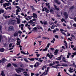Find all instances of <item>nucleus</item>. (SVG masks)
<instances>
[{"label":"nucleus","instance_id":"1","mask_svg":"<svg viewBox=\"0 0 76 76\" xmlns=\"http://www.w3.org/2000/svg\"><path fill=\"white\" fill-rule=\"evenodd\" d=\"M17 40V43L16 44V45H19V46L20 48V50H22V46L20 45V39L19 38H18Z\"/></svg>","mask_w":76,"mask_h":76},{"label":"nucleus","instance_id":"2","mask_svg":"<svg viewBox=\"0 0 76 76\" xmlns=\"http://www.w3.org/2000/svg\"><path fill=\"white\" fill-rule=\"evenodd\" d=\"M15 70L19 74V72H22V71H25V69L23 68L19 67L18 69H15Z\"/></svg>","mask_w":76,"mask_h":76},{"label":"nucleus","instance_id":"3","mask_svg":"<svg viewBox=\"0 0 76 76\" xmlns=\"http://www.w3.org/2000/svg\"><path fill=\"white\" fill-rule=\"evenodd\" d=\"M8 29L9 31H12L14 30V27L12 26H10L8 28Z\"/></svg>","mask_w":76,"mask_h":76},{"label":"nucleus","instance_id":"4","mask_svg":"<svg viewBox=\"0 0 76 76\" xmlns=\"http://www.w3.org/2000/svg\"><path fill=\"white\" fill-rule=\"evenodd\" d=\"M4 7H6V6H9L11 5V4L9 3H6L5 4H3Z\"/></svg>","mask_w":76,"mask_h":76},{"label":"nucleus","instance_id":"5","mask_svg":"<svg viewBox=\"0 0 76 76\" xmlns=\"http://www.w3.org/2000/svg\"><path fill=\"white\" fill-rule=\"evenodd\" d=\"M53 6L55 8V10H56L58 11V10H60V8L59 7H58L57 6L54 5Z\"/></svg>","mask_w":76,"mask_h":76},{"label":"nucleus","instance_id":"6","mask_svg":"<svg viewBox=\"0 0 76 76\" xmlns=\"http://www.w3.org/2000/svg\"><path fill=\"white\" fill-rule=\"evenodd\" d=\"M46 25H48V23H47V21H43V26L46 28L47 27Z\"/></svg>","mask_w":76,"mask_h":76},{"label":"nucleus","instance_id":"7","mask_svg":"<svg viewBox=\"0 0 76 76\" xmlns=\"http://www.w3.org/2000/svg\"><path fill=\"white\" fill-rule=\"evenodd\" d=\"M64 15L65 18V19H67L68 18V14L66 12H64Z\"/></svg>","mask_w":76,"mask_h":76},{"label":"nucleus","instance_id":"8","mask_svg":"<svg viewBox=\"0 0 76 76\" xmlns=\"http://www.w3.org/2000/svg\"><path fill=\"white\" fill-rule=\"evenodd\" d=\"M39 66V62H37L34 65V67H38V66Z\"/></svg>","mask_w":76,"mask_h":76},{"label":"nucleus","instance_id":"9","mask_svg":"<svg viewBox=\"0 0 76 76\" xmlns=\"http://www.w3.org/2000/svg\"><path fill=\"white\" fill-rule=\"evenodd\" d=\"M58 50L57 49H56L55 50V51L54 52V53L55 55L57 56V54H58Z\"/></svg>","mask_w":76,"mask_h":76},{"label":"nucleus","instance_id":"10","mask_svg":"<svg viewBox=\"0 0 76 76\" xmlns=\"http://www.w3.org/2000/svg\"><path fill=\"white\" fill-rule=\"evenodd\" d=\"M2 63H5V62L7 61V59H5L4 58H3L2 59Z\"/></svg>","mask_w":76,"mask_h":76},{"label":"nucleus","instance_id":"11","mask_svg":"<svg viewBox=\"0 0 76 76\" xmlns=\"http://www.w3.org/2000/svg\"><path fill=\"white\" fill-rule=\"evenodd\" d=\"M21 53H22V54H25V55H26V54H27L28 55V54H30L29 53H28V51H27V53H26L24 51H21Z\"/></svg>","mask_w":76,"mask_h":76},{"label":"nucleus","instance_id":"12","mask_svg":"<svg viewBox=\"0 0 76 76\" xmlns=\"http://www.w3.org/2000/svg\"><path fill=\"white\" fill-rule=\"evenodd\" d=\"M37 28H38V29H41V30L43 31L42 30V27H41L40 26H37Z\"/></svg>","mask_w":76,"mask_h":76},{"label":"nucleus","instance_id":"13","mask_svg":"<svg viewBox=\"0 0 76 76\" xmlns=\"http://www.w3.org/2000/svg\"><path fill=\"white\" fill-rule=\"evenodd\" d=\"M16 15H18V13H19V12H20V10L19 9H18L17 10H16Z\"/></svg>","mask_w":76,"mask_h":76},{"label":"nucleus","instance_id":"14","mask_svg":"<svg viewBox=\"0 0 76 76\" xmlns=\"http://www.w3.org/2000/svg\"><path fill=\"white\" fill-rule=\"evenodd\" d=\"M4 12V10L2 9L1 8L0 10V14H1V13H3Z\"/></svg>","mask_w":76,"mask_h":76},{"label":"nucleus","instance_id":"15","mask_svg":"<svg viewBox=\"0 0 76 76\" xmlns=\"http://www.w3.org/2000/svg\"><path fill=\"white\" fill-rule=\"evenodd\" d=\"M47 71L46 72V73L45 74H44V76H45V75H46L48 74V69H49V67H48L47 68Z\"/></svg>","mask_w":76,"mask_h":76},{"label":"nucleus","instance_id":"16","mask_svg":"<svg viewBox=\"0 0 76 76\" xmlns=\"http://www.w3.org/2000/svg\"><path fill=\"white\" fill-rule=\"evenodd\" d=\"M14 37H18V31H16L15 33L14 34Z\"/></svg>","mask_w":76,"mask_h":76},{"label":"nucleus","instance_id":"17","mask_svg":"<svg viewBox=\"0 0 76 76\" xmlns=\"http://www.w3.org/2000/svg\"><path fill=\"white\" fill-rule=\"evenodd\" d=\"M69 69H70V70H68L69 72H70V73H72V72H73V69H72V68L71 67H70L69 68Z\"/></svg>","mask_w":76,"mask_h":76},{"label":"nucleus","instance_id":"18","mask_svg":"<svg viewBox=\"0 0 76 76\" xmlns=\"http://www.w3.org/2000/svg\"><path fill=\"white\" fill-rule=\"evenodd\" d=\"M54 1H55L56 3H57V4H61L60 2L58 1V0H55Z\"/></svg>","mask_w":76,"mask_h":76},{"label":"nucleus","instance_id":"19","mask_svg":"<svg viewBox=\"0 0 76 76\" xmlns=\"http://www.w3.org/2000/svg\"><path fill=\"white\" fill-rule=\"evenodd\" d=\"M33 15L34 18H37V15L36 14L33 13Z\"/></svg>","mask_w":76,"mask_h":76},{"label":"nucleus","instance_id":"20","mask_svg":"<svg viewBox=\"0 0 76 76\" xmlns=\"http://www.w3.org/2000/svg\"><path fill=\"white\" fill-rule=\"evenodd\" d=\"M10 23L11 24H14L15 23V21L14 20H11L10 22Z\"/></svg>","mask_w":76,"mask_h":76},{"label":"nucleus","instance_id":"21","mask_svg":"<svg viewBox=\"0 0 76 76\" xmlns=\"http://www.w3.org/2000/svg\"><path fill=\"white\" fill-rule=\"evenodd\" d=\"M33 29L34 30V31H35V32H37L38 31V29L37 27H35L34 28H33Z\"/></svg>","mask_w":76,"mask_h":76},{"label":"nucleus","instance_id":"22","mask_svg":"<svg viewBox=\"0 0 76 76\" xmlns=\"http://www.w3.org/2000/svg\"><path fill=\"white\" fill-rule=\"evenodd\" d=\"M50 13H53V14L54 13V10L52 9H50Z\"/></svg>","mask_w":76,"mask_h":76},{"label":"nucleus","instance_id":"23","mask_svg":"<svg viewBox=\"0 0 76 76\" xmlns=\"http://www.w3.org/2000/svg\"><path fill=\"white\" fill-rule=\"evenodd\" d=\"M4 48H2L0 49V51L1 52H4Z\"/></svg>","mask_w":76,"mask_h":76},{"label":"nucleus","instance_id":"24","mask_svg":"<svg viewBox=\"0 0 76 76\" xmlns=\"http://www.w3.org/2000/svg\"><path fill=\"white\" fill-rule=\"evenodd\" d=\"M63 57V55H61L59 57H58L59 59H57V60H61V57Z\"/></svg>","mask_w":76,"mask_h":76},{"label":"nucleus","instance_id":"25","mask_svg":"<svg viewBox=\"0 0 76 76\" xmlns=\"http://www.w3.org/2000/svg\"><path fill=\"white\" fill-rule=\"evenodd\" d=\"M68 54L67 55V58H69V56H70L71 55V53H68Z\"/></svg>","mask_w":76,"mask_h":76},{"label":"nucleus","instance_id":"26","mask_svg":"<svg viewBox=\"0 0 76 76\" xmlns=\"http://www.w3.org/2000/svg\"><path fill=\"white\" fill-rule=\"evenodd\" d=\"M56 41V39L55 38H53V40L51 41V42L52 43H54V41Z\"/></svg>","mask_w":76,"mask_h":76},{"label":"nucleus","instance_id":"27","mask_svg":"<svg viewBox=\"0 0 76 76\" xmlns=\"http://www.w3.org/2000/svg\"><path fill=\"white\" fill-rule=\"evenodd\" d=\"M74 7H75V6L73 5L70 8H69V9L70 10H72L74 8Z\"/></svg>","mask_w":76,"mask_h":76},{"label":"nucleus","instance_id":"28","mask_svg":"<svg viewBox=\"0 0 76 76\" xmlns=\"http://www.w3.org/2000/svg\"><path fill=\"white\" fill-rule=\"evenodd\" d=\"M1 75L2 76H5V75L4 74V72H3V71H1Z\"/></svg>","mask_w":76,"mask_h":76},{"label":"nucleus","instance_id":"29","mask_svg":"<svg viewBox=\"0 0 76 76\" xmlns=\"http://www.w3.org/2000/svg\"><path fill=\"white\" fill-rule=\"evenodd\" d=\"M12 64L14 67H18V65H17L16 64Z\"/></svg>","mask_w":76,"mask_h":76},{"label":"nucleus","instance_id":"30","mask_svg":"<svg viewBox=\"0 0 76 76\" xmlns=\"http://www.w3.org/2000/svg\"><path fill=\"white\" fill-rule=\"evenodd\" d=\"M61 66H65V67H66L67 66V64H63L61 65Z\"/></svg>","mask_w":76,"mask_h":76},{"label":"nucleus","instance_id":"31","mask_svg":"<svg viewBox=\"0 0 76 76\" xmlns=\"http://www.w3.org/2000/svg\"><path fill=\"white\" fill-rule=\"evenodd\" d=\"M11 64L9 63V64H8V65H7V67H10V66H11Z\"/></svg>","mask_w":76,"mask_h":76},{"label":"nucleus","instance_id":"32","mask_svg":"<svg viewBox=\"0 0 76 76\" xmlns=\"http://www.w3.org/2000/svg\"><path fill=\"white\" fill-rule=\"evenodd\" d=\"M33 21L32 20H30L29 22H28V23H31V25H32Z\"/></svg>","mask_w":76,"mask_h":76},{"label":"nucleus","instance_id":"33","mask_svg":"<svg viewBox=\"0 0 76 76\" xmlns=\"http://www.w3.org/2000/svg\"><path fill=\"white\" fill-rule=\"evenodd\" d=\"M30 7H31L32 10H35V8L34 7L32 6H30Z\"/></svg>","mask_w":76,"mask_h":76},{"label":"nucleus","instance_id":"34","mask_svg":"<svg viewBox=\"0 0 76 76\" xmlns=\"http://www.w3.org/2000/svg\"><path fill=\"white\" fill-rule=\"evenodd\" d=\"M24 60L26 62V63H29V61L27 60V59H24Z\"/></svg>","mask_w":76,"mask_h":76},{"label":"nucleus","instance_id":"35","mask_svg":"<svg viewBox=\"0 0 76 76\" xmlns=\"http://www.w3.org/2000/svg\"><path fill=\"white\" fill-rule=\"evenodd\" d=\"M55 27V26H54V25H53L52 26V27H51V28L52 29H54V28Z\"/></svg>","mask_w":76,"mask_h":76},{"label":"nucleus","instance_id":"36","mask_svg":"<svg viewBox=\"0 0 76 76\" xmlns=\"http://www.w3.org/2000/svg\"><path fill=\"white\" fill-rule=\"evenodd\" d=\"M12 44L10 43L9 45V48H10L11 47H12Z\"/></svg>","mask_w":76,"mask_h":76},{"label":"nucleus","instance_id":"37","mask_svg":"<svg viewBox=\"0 0 76 76\" xmlns=\"http://www.w3.org/2000/svg\"><path fill=\"white\" fill-rule=\"evenodd\" d=\"M17 22L19 24V23H20V20H19V19L17 20Z\"/></svg>","mask_w":76,"mask_h":76},{"label":"nucleus","instance_id":"38","mask_svg":"<svg viewBox=\"0 0 76 76\" xmlns=\"http://www.w3.org/2000/svg\"><path fill=\"white\" fill-rule=\"evenodd\" d=\"M7 9L11 10L12 9V7L11 6H10L9 7H7Z\"/></svg>","mask_w":76,"mask_h":76},{"label":"nucleus","instance_id":"39","mask_svg":"<svg viewBox=\"0 0 76 76\" xmlns=\"http://www.w3.org/2000/svg\"><path fill=\"white\" fill-rule=\"evenodd\" d=\"M48 49V48H46L45 49H43V51H47Z\"/></svg>","mask_w":76,"mask_h":76},{"label":"nucleus","instance_id":"40","mask_svg":"<svg viewBox=\"0 0 76 76\" xmlns=\"http://www.w3.org/2000/svg\"><path fill=\"white\" fill-rule=\"evenodd\" d=\"M35 60V59L34 58H31L30 61H34V60Z\"/></svg>","mask_w":76,"mask_h":76},{"label":"nucleus","instance_id":"41","mask_svg":"<svg viewBox=\"0 0 76 76\" xmlns=\"http://www.w3.org/2000/svg\"><path fill=\"white\" fill-rule=\"evenodd\" d=\"M55 38H58V35H56L55 36H54Z\"/></svg>","mask_w":76,"mask_h":76},{"label":"nucleus","instance_id":"42","mask_svg":"<svg viewBox=\"0 0 76 76\" xmlns=\"http://www.w3.org/2000/svg\"><path fill=\"white\" fill-rule=\"evenodd\" d=\"M67 43H66L65 44V45L66 46V49H67Z\"/></svg>","mask_w":76,"mask_h":76},{"label":"nucleus","instance_id":"43","mask_svg":"<svg viewBox=\"0 0 76 76\" xmlns=\"http://www.w3.org/2000/svg\"><path fill=\"white\" fill-rule=\"evenodd\" d=\"M49 24H50V25H52L53 24V25H54V24L53 23V22L50 21L49 22Z\"/></svg>","mask_w":76,"mask_h":76},{"label":"nucleus","instance_id":"44","mask_svg":"<svg viewBox=\"0 0 76 76\" xmlns=\"http://www.w3.org/2000/svg\"><path fill=\"white\" fill-rule=\"evenodd\" d=\"M27 18H28V20H30V19H31V16H27Z\"/></svg>","mask_w":76,"mask_h":76},{"label":"nucleus","instance_id":"45","mask_svg":"<svg viewBox=\"0 0 76 76\" xmlns=\"http://www.w3.org/2000/svg\"><path fill=\"white\" fill-rule=\"evenodd\" d=\"M62 59L63 61H64V60H66V59H66V58L64 57H63L62 58Z\"/></svg>","mask_w":76,"mask_h":76},{"label":"nucleus","instance_id":"46","mask_svg":"<svg viewBox=\"0 0 76 76\" xmlns=\"http://www.w3.org/2000/svg\"><path fill=\"white\" fill-rule=\"evenodd\" d=\"M16 8L17 9H20V10H21V9L20 8V7L19 6H16Z\"/></svg>","mask_w":76,"mask_h":76},{"label":"nucleus","instance_id":"47","mask_svg":"<svg viewBox=\"0 0 76 76\" xmlns=\"http://www.w3.org/2000/svg\"><path fill=\"white\" fill-rule=\"evenodd\" d=\"M61 66V65H60V64H58L56 65L55 66L56 67H58V66Z\"/></svg>","mask_w":76,"mask_h":76},{"label":"nucleus","instance_id":"48","mask_svg":"<svg viewBox=\"0 0 76 76\" xmlns=\"http://www.w3.org/2000/svg\"><path fill=\"white\" fill-rule=\"evenodd\" d=\"M54 56L53 55H51V56L49 57L50 59H51L52 57Z\"/></svg>","mask_w":76,"mask_h":76},{"label":"nucleus","instance_id":"49","mask_svg":"<svg viewBox=\"0 0 76 76\" xmlns=\"http://www.w3.org/2000/svg\"><path fill=\"white\" fill-rule=\"evenodd\" d=\"M56 29H55L53 31V33H55V32H56Z\"/></svg>","mask_w":76,"mask_h":76},{"label":"nucleus","instance_id":"50","mask_svg":"<svg viewBox=\"0 0 76 76\" xmlns=\"http://www.w3.org/2000/svg\"><path fill=\"white\" fill-rule=\"evenodd\" d=\"M2 38V36H1V35H0V42H1V41Z\"/></svg>","mask_w":76,"mask_h":76},{"label":"nucleus","instance_id":"51","mask_svg":"<svg viewBox=\"0 0 76 76\" xmlns=\"http://www.w3.org/2000/svg\"><path fill=\"white\" fill-rule=\"evenodd\" d=\"M15 76H20L21 75H18V74H15Z\"/></svg>","mask_w":76,"mask_h":76},{"label":"nucleus","instance_id":"52","mask_svg":"<svg viewBox=\"0 0 76 76\" xmlns=\"http://www.w3.org/2000/svg\"><path fill=\"white\" fill-rule=\"evenodd\" d=\"M46 6H49L50 5V3H46Z\"/></svg>","mask_w":76,"mask_h":76},{"label":"nucleus","instance_id":"53","mask_svg":"<svg viewBox=\"0 0 76 76\" xmlns=\"http://www.w3.org/2000/svg\"><path fill=\"white\" fill-rule=\"evenodd\" d=\"M40 22L41 23V24H42V25H43L44 22H42V20H41L40 21Z\"/></svg>","mask_w":76,"mask_h":76},{"label":"nucleus","instance_id":"54","mask_svg":"<svg viewBox=\"0 0 76 76\" xmlns=\"http://www.w3.org/2000/svg\"><path fill=\"white\" fill-rule=\"evenodd\" d=\"M36 55L37 57H39V56H40V54H36Z\"/></svg>","mask_w":76,"mask_h":76},{"label":"nucleus","instance_id":"55","mask_svg":"<svg viewBox=\"0 0 76 76\" xmlns=\"http://www.w3.org/2000/svg\"><path fill=\"white\" fill-rule=\"evenodd\" d=\"M58 76H61L60 75V72H59L58 74Z\"/></svg>","mask_w":76,"mask_h":76},{"label":"nucleus","instance_id":"56","mask_svg":"<svg viewBox=\"0 0 76 76\" xmlns=\"http://www.w3.org/2000/svg\"><path fill=\"white\" fill-rule=\"evenodd\" d=\"M18 4V3H14V5H15V6H17Z\"/></svg>","mask_w":76,"mask_h":76},{"label":"nucleus","instance_id":"57","mask_svg":"<svg viewBox=\"0 0 76 76\" xmlns=\"http://www.w3.org/2000/svg\"><path fill=\"white\" fill-rule=\"evenodd\" d=\"M72 54H73V55H74V56H75L76 55V52H75L74 53H72Z\"/></svg>","mask_w":76,"mask_h":76},{"label":"nucleus","instance_id":"58","mask_svg":"<svg viewBox=\"0 0 76 76\" xmlns=\"http://www.w3.org/2000/svg\"><path fill=\"white\" fill-rule=\"evenodd\" d=\"M31 76H33V75H34V76H35V74H34V73H31Z\"/></svg>","mask_w":76,"mask_h":76},{"label":"nucleus","instance_id":"59","mask_svg":"<svg viewBox=\"0 0 76 76\" xmlns=\"http://www.w3.org/2000/svg\"><path fill=\"white\" fill-rule=\"evenodd\" d=\"M53 64H49V66H53Z\"/></svg>","mask_w":76,"mask_h":76},{"label":"nucleus","instance_id":"60","mask_svg":"<svg viewBox=\"0 0 76 76\" xmlns=\"http://www.w3.org/2000/svg\"><path fill=\"white\" fill-rule=\"evenodd\" d=\"M52 31L51 30V29H50V28H49L48 29V31Z\"/></svg>","mask_w":76,"mask_h":76},{"label":"nucleus","instance_id":"61","mask_svg":"<svg viewBox=\"0 0 76 76\" xmlns=\"http://www.w3.org/2000/svg\"><path fill=\"white\" fill-rule=\"evenodd\" d=\"M55 63H56V64H58L59 62V61H55Z\"/></svg>","mask_w":76,"mask_h":76},{"label":"nucleus","instance_id":"62","mask_svg":"<svg viewBox=\"0 0 76 76\" xmlns=\"http://www.w3.org/2000/svg\"><path fill=\"white\" fill-rule=\"evenodd\" d=\"M61 20V22H63V21H65V20L64 19V18H62V20Z\"/></svg>","mask_w":76,"mask_h":76},{"label":"nucleus","instance_id":"63","mask_svg":"<svg viewBox=\"0 0 76 76\" xmlns=\"http://www.w3.org/2000/svg\"><path fill=\"white\" fill-rule=\"evenodd\" d=\"M4 47H7V43H5L4 44Z\"/></svg>","mask_w":76,"mask_h":76},{"label":"nucleus","instance_id":"64","mask_svg":"<svg viewBox=\"0 0 76 76\" xmlns=\"http://www.w3.org/2000/svg\"><path fill=\"white\" fill-rule=\"evenodd\" d=\"M73 25L75 27H76V23H74L73 24Z\"/></svg>","mask_w":76,"mask_h":76}]
</instances>
